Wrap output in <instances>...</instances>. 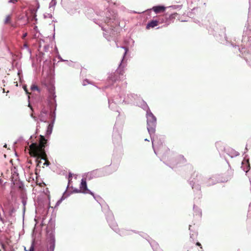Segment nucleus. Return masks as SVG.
<instances>
[{
  "mask_svg": "<svg viewBox=\"0 0 251 251\" xmlns=\"http://www.w3.org/2000/svg\"><path fill=\"white\" fill-rule=\"evenodd\" d=\"M176 164H178L180 162H185L186 159L183 156H180L176 159Z\"/></svg>",
  "mask_w": 251,
  "mask_h": 251,
  "instance_id": "nucleus-9",
  "label": "nucleus"
},
{
  "mask_svg": "<svg viewBox=\"0 0 251 251\" xmlns=\"http://www.w3.org/2000/svg\"><path fill=\"white\" fill-rule=\"evenodd\" d=\"M29 251H34V241L32 242L31 245L29 248Z\"/></svg>",
  "mask_w": 251,
  "mask_h": 251,
  "instance_id": "nucleus-13",
  "label": "nucleus"
},
{
  "mask_svg": "<svg viewBox=\"0 0 251 251\" xmlns=\"http://www.w3.org/2000/svg\"><path fill=\"white\" fill-rule=\"evenodd\" d=\"M13 14L12 13L6 15L3 19V24L5 25H9L11 27L16 28V25L12 23Z\"/></svg>",
  "mask_w": 251,
  "mask_h": 251,
  "instance_id": "nucleus-4",
  "label": "nucleus"
},
{
  "mask_svg": "<svg viewBox=\"0 0 251 251\" xmlns=\"http://www.w3.org/2000/svg\"><path fill=\"white\" fill-rule=\"evenodd\" d=\"M79 192L85 193V194H90L93 196H94L93 193L91 192L90 190H89L87 186L86 181L85 179H82L81 184L79 187Z\"/></svg>",
  "mask_w": 251,
  "mask_h": 251,
  "instance_id": "nucleus-3",
  "label": "nucleus"
},
{
  "mask_svg": "<svg viewBox=\"0 0 251 251\" xmlns=\"http://www.w3.org/2000/svg\"><path fill=\"white\" fill-rule=\"evenodd\" d=\"M25 91L27 93V90L26 89V88H25Z\"/></svg>",
  "mask_w": 251,
  "mask_h": 251,
  "instance_id": "nucleus-19",
  "label": "nucleus"
},
{
  "mask_svg": "<svg viewBox=\"0 0 251 251\" xmlns=\"http://www.w3.org/2000/svg\"><path fill=\"white\" fill-rule=\"evenodd\" d=\"M147 128L150 134L154 133L156 125V119L151 113L147 114Z\"/></svg>",
  "mask_w": 251,
  "mask_h": 251,
  "instance_id": "nucleus-2",
  "label": "nucleus"
},
{
  "mask_svg": "<svg viewBox=\"0 0 251 251\" xmlns=\"http://www.w3.org/2000/svg\"><path fill=\"white\" fill-rule=\"evenodd\" d=\"M177 15V14L176 13L172 14L171 15H170L169 18L171 20L172 19H175Z\"/></svg>",
  "mask_w": 251,
  "mask_h": 251,
  "instance_id": "nucleus-12",
  "label": "nucleus"
},
{
  "mask_svg": "<svg viewBox=\"0 0 251 251\" xmlns=\"http://www.w3.org/2000/svg\"><path fill=\"white\" fill-rule=\"evenodd\" d=\"M24 46L25 48H27L28 47V44L27 43V42H25L24 44Z\"/></svg>",
  "mask_w": 251,
  "mask_h": 251,
  "instance_id": "nucleus-18",
  "label": "nucleus"
},
{
  "mask_svg": "<svg viewBox=\"0 0 251 251\" xmlns=\"http://www.w3.org/2000/svg\"><path fill=\"white\" fill-rule=\"evenodd\" d=\"M18 1V0H10L9 1V2H12V3H15L16 2H17Z\"/></svg>",
  "mask_w": 251,
  "mask_h": 251,
  "instance_id": "nucleus-17",
  "label": "nucleus"
},
{
  "mask_svg": "<svg viewBox=\"0 0 251 251\" xmlns=\"http://www.w3.org/2000/svg\"><path fill=\"white\" fill-rule=\"evenodd\" d=\"M196 245H197V246H198L200 247L201 249H202V246H201V243H199V242H197V243H196Z\"/></svg>",
  "mask_w": 251,
  "mask_h": 251,
  "instance_id": "nucleus-16",
  "label": "nucleus"
},
{
  "mask_svg": "<svg viewBox=\"0 0 251 251\" xmlns=\"http://www.w3.org/2000/svg\"><path fill=\"white\" fill-rule=\"evenodd\" d=\"M125 72L122 68H119L114 74L115 78H114L115 81L122 80L124 78Z\"/></svg>",
  "mask_w": 251,
  "mask_h": 251,
  "instance_id": "nucleus-6",
  "label": "nucleus"
},
{
  "mask_svg": "<svg viewBox=\"0 0 251 251\" xmlns=\"http://www.w3.org/2000/svg\"><path fill=\"white\" fill-rule=\"evenodd\" d=\"M31 89L32 91H35V90L38 91V86L37 85H36L35 84H32L31 86Z\"/></svg>",
  "mask_w": 251,
  "mask_h": 251,
  "instance_id": "nucleus-11",
  "label": "nucleus"
},
{
  "mask_svg": "<svg viewBox=\"0 0 251 251\" xmlns=\"http://www.w3.org/2000/svg\"><path fill=\"white\" fill-rule=\"evenodd\" d=\"M47 143V140L45 138L44 136L40 135L39 144L32 143L29 146V154L31 156L36 157L37 167H40L41 159L45 160L43 168H44L45 166H48L50 164L45 150Z\"/></svg>",
  "mask_w": 251,
  "mask_h": 251,
  "instance_id": "nucleus-1",
  "label": "nucleus"
},
{
  "mask_svg": "<svg viewBox=\"0 0 251 251\" xmlns=\"http://www.w3.org/2000/svg\"><path fill=\"white\" fill-rule=\"evenodd\" d=\"M52 125L51 124H49L48 126L47 130V135H50L52 130Z\"/></svg>",
  "mask_w": 251,
  "mask_h": 251,
  "instance_id": "nucleus-10",
  "label": "nucleus"
},
{
  "mask_svg": "<svg viewBox=\"0 0 251 251\" xmlns=\"http://www.w3.org/2000/svg\"><path fill=\"white\" fill-rule=\"evenodd\" d=\"M49 98L50 99V102L53 103L55 101V88L53 86H50L48 88Z\"/></svg>",
  "mask_w": 251,
  "mask_h": 251,
  "instance_id": "nucleus-5",
  "label": "nucleus"
},
{
  "mask_svg": "<svg viewBox=\"0 0 251 251\" xmlns=\"http://www.w3.org/2000/svg\"><path fill=\"white\" fill-rule=\"evenodd\" d=\"M88 83H89V82L88 81V80L87 79H85L83 81V83H82L83 85H84V86L86 85L87 84H88Z\"/></svg>",
  "mask_w": 251,
  "mask_h": 251,
  "instance_id": "nucleus-14",
  "label": "nucleus"
},
{
  "mask_svg": "<svg viewBox=\"0 0 251 251\" xmlns=\"http://www.w3.org/2000/svg\"><path fill=\"white\" fill-rule=\"evenodd\" d=\"M24 250H25V251H27V250H26V248H25V247Z\"/></svg>",
  "mask_w": 251,
  "mask_h": 251,
  "instance_id": "nucleus-20",
  "label": "nucleus"
},
{
  "mask_svg": "<svg viewBox=\"0 0 251 251\" xmlns=\"http://www.w3.org/2000/svg\"><path fill=\"white\" fill-rule=\"evenodd\" d=\"M165 8V7L163 6H156L153 7L152 10L155 13H159L160 12H164Z\"/></svg>",
  "mask_w": 251,
  "mask_h": 251,
  "instance_id": "nucleus-8",
  "label": "nucleus"
},
{
  "mask_svg": "<svg viewBox=\"0 0 251 251\" xmlns=\"http://www.w3.org/2000/svg\"><path fill=\"white\" fill-rule=\"evenodd\" d=\"M159 22L156 20H152L149 22L147 25L146 28L149 29L150 28H153L158 25Z\"/></svg>",
  "mask_w": 251,
  "mask_h": 251,
  "instance_id": "nucleus-7",
  "label": "nucleus"
},
{
  "mask_svg": "<svg viewBox=\"0 0 251 251\" xmlns=\"http://www.w3.org/2000/svg\"><path fill=\"white\" fill-rule=\"evenodd\" d=\"M27 33L26 32L22 36V39H24L27 36Z\"/></svg>",
  "mask_w": 251,
  "mask_h": 251,
  "instance_id": "nucleus-15",
  "label": "nucleus"
}]
</instances>
